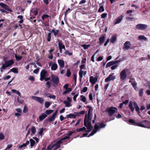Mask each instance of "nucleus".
Instances as JSON below:
<instances>
[{
  "mask_svg": "<svg viewBox=\"0 0 150 150\" xmlns=\"http://www.w3.org/2000/svg\"><path fill=\"white\" fill-rule=\"evenodd\" d=\"M87 108H88L89 110L88 114H86L85 115L84 120V125L87 128V130H86V132H89L93 128L91 125V122L92 118V107L89 105L87 106Z\"/></svg>",
  "mask_w": 150,
  "mask_h": 150,
  "instance_id": "obj_1",
  "label": "nucleus"
},
{
  "mask_svg": "<svg viewBox=\"0 0 150 150\" xmlns=\"http://www.w3.org/2000/svg\"><path fill=\"white\" fill-rule=\"evenodd\" d=\"M133 105L135 109L136 110L138 113V115H139L140 113L139 108L138 105L137 103L135 102H134L133 103L132 101H130L129 102V107L131 111L132 112H133L134 110V108L133 107Z\"/></svg>",
  "mask_w": 150,
  "mask_h": 150,
  "instance_id": "obj_2",
  "label": "nucleus"
},
{
  "mask_svg": "<svg viewBox=\"0 0 150 150\" xmlns=\"http://www.w3.org/2000/svg\"><path fill=\"white\" fill-rule=\"evenodd\" d=\"M14 63V61L13 60L5 61L4 63L2 64V66L0 68L1 72H2L3 70L5 69L6 68L11 66Z\"/></svg>",
  "mask_w": 150,
  "mask_h": 150,
  "instance_id": "obj_3",
  "label": "nucleus"
},
{
  "mask_svg": "<svg viewBox=\"0 0 150 150\" xmlns=\"http://www.w3.org/2000/svg\"><path fill=\"white\" fill-rule=\"evenodd\" d=\"M106 126V125L103 123L100 124L99 126H98L97 124L95 125L94 128V129L92 132L89 135L88 137H89L91 136H93L95 133H96L97 131L99 129V128H104Z\"/></svg>",
  "mask_w": 150,
  "mask_h": 150,
  "instance_id": "obj_4",
  "label": "nucleus"
},
{
  "mask_svg": "<svg viewBox=\"0 0 150 150\" xmlns=\"http://www.w3.org/2000/svg\"><path fill=\"white\" fill-rule=\"evenodd\" d=\"M117 110V108L115 107H110L105 110V112H107L110 116H112Z\"/></svg>",
  "mask_w": 150,
  "mask_h": 150,
  "instance_id": "obj_5",
  "label": "nucleus"
},
{
  "mask_svg": "<svg viewBox=\"0 0 150 150\" xmlns=\"http://www.w3.org/2000/svg\"><path fill=\"white\" fill-rule=\"evenodd\" d=\"M128 69H124L120 72V79L121 80H125L127 77L126 72Z\"/></svg>",
  "mask_w": 150,
  "mask_h": 150,
  "instance_id": "obj_6",
  "label": "nucleus"
},
{
  "mask_svg": "<svg viewBox=\"0 0 150 150\" xmlns=\"http://www.w3.org/2000/svg\"><path fill=\"white\" fill-rule=\"evenodd\" d=\"M129 123H131L133 125L135 126H137L141 127L146 128V127L144 125L142 124L141 122L139 123L136 122L135 120L133 119H130L129 120Z\"/></svg>",
  "mask_w": 150,
  "mask_h": 150,
  "instance_id": "obj_7",
  "label": "nucleus"
},
{
  "mask_svg": "<svg viewBox=\"0 0 150 150\" xmlns=\"http://www.w3.org/2000/svg\"><path fill=\"white\" fill-rule=\"evenodd\" d=\"M136 28L138 30H143L147 28V25L145 24H139L136 25Z\"/></svg>",
  "mask_w": 150,
  "mask_h": 150,
  "instance_id": "obj_8",
  "label": "nucleus"
},
{
  "mask_svg": "<svg viewBox=\"0 0 150 150\" xmlns=\"http://www.w3.org/2000/svg\"><path fill=\"white\" fill-rule=\"evenodd\" d=\"M51 80L53 83L57 84L59 82V78L58 76L53 74H51Z\"/></svg>",
  "mask_w": 150,
  "mask_h": 150,
  "instance_id": "obj_9",
  "label": "nucleus"
},
{
  "mask_svg": "<svg viewBox=\"0 0 150 150\" xmlns=\"http://www.w3.org/2000/svg\"><path fill=\"white\" fill-rule=\"evenodd\" d=\"M114 74L112 73L110 74L109 76L106 78L105 79V81L106 82H108L111 80H114L116 79V76H114Z\"/></svg>",
  "mask_w": 150,
  "mask_h": 150,
  "instance_id": "obj_10",
  "label": "nucleus"
},
{
  "mask_svg": "<svg viewBox=\"0 0 150 150\" xmlns=\"http://www.w3.org/2000/svg\"><path fill=\"white\" fill-rule=\"evenodd\" d=\"M31 98L32 99L37 101L41 104H43L44 102V99L42 98L41 97L32 96L31 97Z\"/></svg>",
  "mask_w": 150,
  "mask_h": 150,
  "instance_id": "obj_11",
  "label": "nucleus"
},
{
  "mask_svg": "<svg viewBox=\"0 0 150 150\" xmlns=\"http://www.w3.org/2000/svg\"><path fill=\"white\" fill-rule=\"evenodd\" d=\"M130 46L131 43L130 42L127 41L124 44L122 48L125 51L127 50L130 48Z\"/></svg>",
  "mask_w": 150,
  "mask_h": 150,
  "instance_id": "obj_12",
  "label": "nucleus"
},
{
  "mask_svg": "<svg viewBox=\"0 0 150 150\" xmlns=\"http://www.w3.org/2000/svg\"><path fill=\"white\" fill-rule=\"evenodd\" d=\"M67 101H64L63 102V103L65 104V106L66 107H69L71 106V100L70 97H68L67 98Z\"/></svg>",
  "mask_w": 150,
  "mask_h": 150,
  "instance_id": "obj_13",
  "label": "nucleus"
},
{
  "mask_svg": "<svg viewBox=\"0 0 150 150\" xmlns=\"http://www.w3.org/2000/svg\"><path fill=\"white\" fill-rule=\"evenodd\" d=\"M49 65L50 66H51V69L53 71L55 70L57 68V64L55 63H53L52 62L49 63Z\"/></svg>",
  "mask_w": 150,
  "mask_h": 150,
  "instance_id": "obj_14",
  "label": "nucleus"
},
{
  "mask_svg": "<svg viewBox=\"0 0 150 150\" xmlns=\"http://www.w3.org/2000/svg\"><path fill=\"white\" fill-rule=\"evenodd\" d=\"M47 72L45 70H42L40 72V79L41 81H42L46 77Z\"/></svg>",
  "mask_w": 150,
  "mask_h": 150,
  "instance_id": "obj_15",
  "label": "nucleus"
},
{
  "mask_svg": "<svg viewBox=\"0 0 150 150\" xmlns=\"http://www.w3.org/2000/svg\"><path fill=\"white\" fill-rule=\"evenodd\" d=\"M58 47H59L60 52L61 53L62 52V49H65V47L64 45H63L61 41H58Z\"/></svg>",
  "mask_w": 150,
  "mask_h": 150,
  "instance_id": "obj_16",
  "label": "nucleus"
},
{
  "mask_svg": "<svg viewBox=\"0 0 150 150\" xmlns=\"http://www.w3.org/2000/svg\"><path fill=\"white\" fill-rule=\"evenodd\" d=\"M120 62V61L116 60L115 61H111L109 62L106 64V68H107L108 67H110L111 66L117 64Z\"/></svg>",
  "mask_w": 150,
  "mask_h": 150,
  "instance_id": "obj_17",
  "label": "nucleus"
},
{
  "mask_svg": "<svg viewBox=\"0 0 150 150\" xmlns=\"http://www.w3.org/2000/svg\"><path fill=\"white\" fill-rule=\"evenodd\" d=\"M129 83H131L132 85L134 88V89L135 90H136V89L137 88V84L134 81V78H131L129 81Z\"/></svg>",
  "mask_w": 150,
  "mask_h": 150,
  "instance_id": "obj_18",
  "label": "nucleus"
},
{
  "mask_svg": "<svg viewBox=\"0 0 150 150\" xmlns=\"http://www.w3.org/2000/svg\"><path fill=\"white\" fill-rule=\"evenodd\" d=\"M0 6L6 10L9 11H11V10L7 5L3 3H0Z\"/></svg>",
  "mask_w": 150,
  "mask_h": 150,
  "instance_id": "obj_19",
  "label": "nucleus"
},
{
  "mask_svg": "<svg viewBox=\"0 0 150 150\" xmlns=\"http://www.w3.org/2000/svg\"><path fill=\"white\" fill-rule=\"evenodd\" d=\"M97 78H94L93 76H91L90 77V82L92 84H95L97 81Z\"/></svg>",
  "mask_w": 150,
  "mask_h": 150,
  "instance_id": "obj_20",
  "label": "nucleus"
},
{
  "mask_svg": "<svg viewBox=\"0 0 150 150\" xmlns=\"http://www.w3.org/2000/svg\"><path fill=\"white\" fill-rule=\"evenodd\" d=\"M122 16L121 15L120 16L117 17L115 20V22L114 23L115 24H116L119 23L122 20Z\"/></svg>",
  "mask_w": 150,
  "mask_h": 150,
  "instance_id": "obj_21",
  "label": "nucleus"
},
{
  "mask_svg": "<svg viewBox=\"0 0 150 150\" xmlns=\"http://www.w3.org/2000/svg\"><path fill=\"white\" fill-rule=\"evenodd\" d=\"M45 129H44L43 128H40L38 130V136H40L41 138L42 137V135L43 134V131Z\"/></svg>",
  "mask_w": 150,
  "mask_h": 150,
  "instance_id": "obj_22",
  "label": "nucleus"
},
{
  "mask_svg": "<svg viewBox=\"0 0 150 150\" xmlns=\"http://www.w3.org/2000/svg\"><path fill=\"white\" fill-rule=\"evenodd\" d=\"M58 62L60 67L63 68L64 65V62L63 60L59 59L58 60Z\"/></svg>",
  "mask_w": 150,
  "mask_h": 150,
  "instance_id": "obj_23",
  "label": "nucleus"
},
{
  "mask_svg": "<svg viewBox=\"0 0 150 150\" xmlns=\"http://www.w3.org/2000/svg\"><path fill=\"white\" fill-rule=\"evenodd\" d=\"M47 116V115L45 113H42L39 116V120L40 121H42Z\"/></svg>",
  "mask_w": 150,
  "mask_h": 150,
  "instance_id": "obj_24",
  "label": "nucleus"
},
{
  "mask_svg": "<svg viewBox=\"0 0 150 150\" xmlns=\"http://www.w3.org/2000/svg\"><path fill=\"white\" fill-rule=\"evenodd\" d=\"M31 132V135L35 134L36 132V129L34 126H32L30 128Z\"/></svg>",
  "mask_w": 150,
  "mask_h": 150,
  "instance_id": "obj_25",
  "label": "nucleus"
},
{
  "mask_svg": "<svg viewBox=\"0 0 150 150\" xmlns=\"http://www.w3.org/2000/svg\"><path fill=\"white\" fill-rule=\"evenodd\" d=\"M105 39V37L103 35L99 38V43L100 44H102L103 43Z\"/></svg>",
  "mask_w": 150,
  "mask_h": 150,
  "instance_id": "obj_26",
  "label": "nucleus"
},
{
  "mask_svg": "<svg viewBox=\"0 0 150 150\" xmlns=\"http://www.w3.org/2000/svg\"><path fill=\"white\" fill-rule=\"evenodd\" d=\"M138 39L140 40H144L146 41L147 40V38L146 37H145L144 35H139L138 37Z\"/></svg>",
  "mask_w": 150,
  "mask_h": 150,
  "instance_id": "obj_27",
  "label": "nucleus"
},
{
  "mask_svg": "<svg viewBox=\"0 0 150 150\" xmlns=\"http://www.w3.org/2000/svg\"><path fill=\"white\" fill-rule=\"evenodd\" d=\"M116 35L115 34L112 35V38L111 39V42L112 43H114L116 39Z\"/></svg>",
  "mask_w": 150,
  "mask_h": 150,
  "instance_id": "obj_28",
  "label": "nucleus"
},
{
  "mask_svg": "<svg viewBox=\"0 0 150 150\" xmlns=\"http://www.w3.org/2000/svg\"><path fill=\"white\" fill-rule=\"evenodd\" d=\"M30 145L31 148H33V147L34 146L35 144V141L33 139H30Z\"/></svg>",
  "mask_w": 150,
  "mask_h": 150,
  "instance_id": "obj_29",
  "label": "nucleus"
},
{
  "mask_svg": "<svg viewBox=\"0 0 150 150\" xmlns=\"http://www.w3.org/2000/svg\"><path fill=\"white\" fill-rule=\"evenodd\" d=\"M55 115L53 114L48 119V121L49 122H52L53 121L56 117Z\"/></svg>",
  "mask_w": 150,
  "mask_h": 150,
  "instance_id": "obj_30",
  "label": "nucleus"
},
{
  "mask_svg": "<svg viewBox=\"0 0 150 150\" xmlns=\"http://www.w3.org/2000/svg\"><path fill=\"white\" fill-rule=\"evenodd\" d=\"M59 32L58 30H55L54 29H52L51 30V33H53L55 36L58 35V33Z\"/></svg>",
  "mask_w": 150,
  "mask_h": 150,
  "instance_id": "obj_31",
  "label": "nucleus"
},
{
  "mask_svg": "<svg viewBox=\"0 0 150 150\" xmlns=\"http://www.w3.org/2000/svg\"><path fill=\"white\" fill-rule=\"evenodd\" d=\"M15 57L17 61L20 60L22 58V56L18 55L16 54H15Z\"/></svg>",
  "mask_w": 150,
  "mask_h": 150,
  "instance_id": "obj_32",
  "label": "nucleus"
},
{
  "mask_svg": "<svg viewBox=\"0 0 150 150\" xmlns=\"http://www.w3.org/2000/svg\"><path fill=\"white\" fill-rule=\"evenodd\" d=\"M81 100L84 103L86 102V97L83 95L80 96Z\"/></svg>",
  "mask_w": 150,
  "mask_h": 150,
  "instance_id": "obj_33",
  "label": "nucleus"
},
{
  "mask_svg": "<svg viewBox=\"0 0 150 150\" xmlns=\"http://www.w3.org/2000/svg\"><path fill=\"white\" fill-rule=\"evenodd\" d=\"M53 110H47L45 112V114L47 115H49L52 113L53 112Z\"/></svg>",
  "mask_w": 150,
  "mask_h": 150,
  "instance_id": "obj_34",
  "label": "nucleus"
},
{
  "mask_svg": "<svg viewBox=\"0 0 150 150\" xmlns=\"http://www.w3.org/2000/svg\"><path fill=\"white\" fill-rule=\"evenodd\" d=\"M79 74L80 80H81L82 78L83 77V71L81 70H80L79 72Z\"/></svg>",
  "mask_w": 150,
  "mask_h": 150,
  "instance_id": "obj_35",
  "label": "nucleus"
},
{
  "mask_svg": "<svg viewBox=\"0 0 150 150\" xmlns=\"http://www.w3.org/2000/svg\"><path fill=\"white\" fill-rule=\"evenodd\" d=\"M86 128L85 127H83L81 128L77 129H76V131L77 132H79L85 131L86 130Z\"/></svg>",
  "mask_w": 150,
  "mask_h": 150,
  "instance_id": "obj_36",
  "label": "nucleus"
},
{
  "mask_svg": "<svg viewBox=\"0 0 150 150\" xmlns=\"http://www.w3.org/2000/svg\"><path fill=\"white\" fill-rule=\"evenodd\" d=\"M31 11L36 16L38 14V12H37V9L36 8H34L32 10H31Z\"/></svg>",
  "mask_w": 150,
  "mask_h": 150,
  "instance_id": "obj_37",
  "label": "nucleus"
},
{
  "mask_svg": "<svg viewBox=\"0 0 150 150\" xmlns=\"http://www.w3.org/2000/svg\"><path fill=\"white\" fill-rule=\"evenodd\" d=\"M10 71L15 73H18V69L16 68H13L11 69L10 70Z\"/></svg>",
  "mask_w": 150,
  "mask_h": 150,
  "instance_id": "obj_38",
  "label": "nucleus"
},
{
  "mask_svg": "<svg viewBox=\"0 0 150 150\" xmlns=\"http://www.w3.org/2000/svg\"><path fill=\"white\" fill-rule=\"evenodd\" d=\"M45 107L46 108H49V106L50 105V102H48V101L45 102Z\"/></svg>",
  "mask_w": 150,
  "mask_h": 150,
  "instance_id": "obj_39",
  "label": "nucleus"
},
{
  "mask_svg": "<svg viewBox=\"0 0 150 150\" xmlns=\"http://www.w3.org/2000/svg\"><path fill=\"white\" fill-rule=\"evenodd\" d=\"M99 50H97L94 54L92 56L91 58V60L93 62H95L94 58L95 56V55L98 52Z\"/></svg>",
  "mask_w": 150,
  "mask_h": 150,
  "instance_id": "obj_40",
  "label": "nucleus"
},
{
  "mask_svg": "<svg viewBox=\"0 0 150 150\" xmlns=\"http://www.w3.org/2000/svg\"><path fill=\"white\" fill-rule=\"evenodd\" d=\"M51 39V33H48V37L47 38V40L48 41L50 42Z\"/></svg>",
  "mask_w": 150,
  "mask_h": 150,
  "instance_id": "obj_41",
  "label": "nucleus"
},
{
  "mask_svg": "<svg viewBox=\"0 0 150 150\" xmlns=\"http://www.w3.org/2000/svg\"><path fill=\"white\" fill-rule=\"evenodd\" d=\"M82 46L83 47V48L85 50H86L90 46V45H82Z\"/></svg>",
  "mask_w": 150,
  "mask_h": 150,
  "instance_id": "obj_42",
  "label": "nucleus"
},
{
  "mask_svg": "<svg viewBox=\"0 0 150 150\" xmlns=\"http://www.w3.org/2000/svg\"><path fill=\"white\" fill-rule=\"evenodd\" d=\"M12 91H13V92L15 93L18 94L19 96H20L21 93L19 91H16L15 90L12 89Z\"/></svg>",
  "mask_w": 150,
  "mask_h": 150,
  "instance_id": "obj_43",
  "label": "nucleus"
},
{
  "mask_svg": "<svg viewBox=\"0 0 150 150\" xmlns=\"http://www.w3.org/2000/svg\"><path fill=\"white\" fill-rule=\"evenodd\" d=\"M71 74V72L70 70L68 69L67 70V76L68 77H69Z\"/></svg>",
  "mask_w": 150,
  "mask_h": 150,
  "instance_id": "obj_44",
  "label": "nucleus"
},
{
  "mask_svg": "<svg viewBox=\"0 0 150 150\" xmlns=\"http://www.w3.org/2000/svg\"><path fill=\"white\" fill-rule=\"evenodd\" d=\"M79 95V93L78 92L76 94H75L73 97V100L75 101H76V98Z\"/></svg>",
  "mask_w": 150,
  "mask_h": 150,
  "instance_id": "obj_45",
  "label": "nucleus"
},
{
  "mask_svg": "<svg viewBox=\"0 0 150 150\" xmlns=\"http://www.w3.org/2000/svg\"><path fill=\"white\" fill-rule=\"evenodd\" d=\"M75 132V131H69V132L67 134V136H69H69H70L72 134L74 133Z\"/></svg>",
  "mask_w": 150,
  "mask_h": 150,
  "instance_id": "obj_46",
  "label": "nucleus"
},
{
  "mask_svg": "<svg viewBox=\"0 0 150 150\" xmlns=\"http://www.w3.org/2000/svg\"><path fill=\"white\" fill-rule=\"evenodd\" d=\"M104 9L103 6H101L100 8L98 9V11L99 12H103L104 11Z\"/></svg>",
  "mask_w": 150,
  "mask_h": 150,
  "instance_id": "obj_47",
  "label": "nucleus"
},
{
  "mask_svg": "<svg viewBox=\"0 0 150 150\" xmlns=\"http://www.w3.org/2000/svg\"><path fill=\"white\" fill-rule=\"evenodd\" d=\"M68 117L69 118H75L76 117V116L73 114H70L68 115Z\"/></svg>",
  "mask_w": 150,
  "mask_h": 150,
  "instance_id": "obj_48",
  "label": "nucleus"
},
{
  "mask_svg": "<svg viewBox=\"0 0 150 150\" xmlns=\"http://www.w3.org/2000/svg\"><path fill=\"white\" fill-rule=\"evenodd\" d=\"M54 145H55L54 144L52 146L51 145L47 147V150H51L53 148Z\"/></svg>",
  "mask_w": 150,
  "mask_h": 150,
  "instance_id": "obj_49",
  "label": "nucleus"
},
{
  "mask_svg": "<svg viewBox=\"0 0 150 150\" xmlns=\"http://www.w3.org/2000/svg\"><path fill=\"white\" fill-rule=\"evenodd\" d=\"M64 53L66 55H69V56H71L72 55V53L69 52L68 51L66 50Z\"/></svg>",
  "mask_w": 150,
  "mask_h": 150,
  "instance_id": "obj_50",
  "label": "nucleus"
},
{
  "mask_svg": "<svg viewBox=\"0 0 150 150\" xmlns=\"http://www.w3.org/2000/svg\"><path fill=\"white\" fill-rule=\"evenodd\" d=\"M118 66L117 64L112 65L111 67V69L112 70H114Z\"/></svg>",
  "mask_w": 150,
  "mask_h": 150,
  "instance_id": "obj_51",
  "label": "nucleus"
},
{
  "mask_svg": "<svg viewBox=\"0 0 150 150\" xmlns=\"http://www.w3.org/2000/svg\"><path fill=\"white\" fill-rule=\"evenodd\" d=\"M143 89H141L140 90L139 92V95L140 96H142L143 94Z\"/></svg>",
  "mask_w": 150,
  "mask_h": 150,
  "instance_id": "obj_52",
  "label": "nucleus"
},
{
  "mask_svg": "<svg viewBox=\"0 0 150 150\" xmlns=\"http://www.w3.org/2000/svg\"><path fill=\"white\" fill-rule=\"evenodd\" d=\"M23 112L24 113H26L28 112V109L26 106L24 107Z\"/></svg>",
  "mask_w": 150,
  "mask_h": 150,
  "instance_id": "obj_53",
  "label": "nucleus"
},
{
  "mask_svg": "<svg viewBox=\"0 0 150 150\" xmlns=\"http://www.w3.org/2000/svg\"><path fill=\"white\" fill-rule=\"evenodd\" d=\"M4 138V136L2 133H0V140L3 139Z\"/></svg>",
  "mask_w": 150,
  "mask_h": 150,
  "instance_id": "obj_54",
  "label": "nucleus"
},
{
  "mask_svg": "<svg viewBox=\"0 0 150 150\" xmlns=\"http://www.w3.org/2000/svg\"><path fill=\"white\" fill-rule=\"evenodd\" d=\"M85 112L84 111H82L81 112H80L78 113L77 115L79 116L80 115H83L85 113Z\"/></svg>",
  "mask_w": 150,
  "mask_h": 150,
  "instance_id": "obj_55",
  "label": "nucleus"
},
{
  "mask_svg": "<svg viewBox=\"0 0 150 150\" xmlns=\"http://www.w3.org/2000/svg\"><path fill=\"white\" fill-rule=\"evenodd\" d=\"M49 17V16L47 14L43 15L42 17V19L44 20V19Z\"/></svg>",
  "mask_w": 150,
  "mask_h": 150,
  "instance_id": "obj_56",
  "label": "nucleus"
},
{
  "mask_svg": "<svg viewBox=\"0 0 150 150\" xmlns=\"http://www.w3.org/2000/svg\"><path fill=\"white\" fill-rule=\"evenodd\" d=\"M107 14L106 13H103L101 14V17L103 18H104L107 16Z\"/></svg>",
  "mask_w": 150,
  "mask_h": 150,
  "instance_id": "obj_57",
  "label": "nucleus"
},
{
  "mask_svg": "<svg viewBox=\"0 0 150 150\" xmlns=\"http://www.w3.org/2000/svg\"><path fill=\"white\" fill-rule=\"evenodd\" d=\"M46 85H47V87L49 88L51 86V83L50 82L48 81L46 82Z\"/></svg>",
  "mask_w": 150,
  "mask_h": 150,
  "instance_id": "obj_58",
  "label": "nucleus"
},
{
  "mask_svg": "<svg viewBox=\"0 0 150 150\" xmlns=\"http://www.w3.org/2000/svg\"><path fill=\"white\" fill-rule=\"evenodd\" d=\"M140 122H141V123L142 124L143 123H146V124H148L149 123V122H148L146 120H142V121H140Z\"/></svg>",
  "mask_w": 150,
  "mask_h": 150,
  "instance_id": "obj_59",
  "label": "nucleus"
},
{
  "mask_svg": "<svg viewBox=\"0 0 150 150\" xmlns=\"http://www.w3.org/2000/svg\"><path fill=\"white\" fill-rule=\"evenodd\" d=\"M103 59V57L102 56L99 57L97 59V61H101Z\"/></svg>",
  "mask_w": 150,
  "mask_h": 150,
  "instance_id": "obj_60",
  "label": "nucleus"
},
{
  "mask_svg": "<svg viewBox=\"0 0 150 150\" xmlns=\"http://www.w3.org/2000/svg\"><path fill=\"white\" fill-rule=\"evenodd\" d=\"M80 70H82V69H83L85 68V65L84 64H81L80 66Z\"/></svg>",
  "mask_w": 150,
  "mask_h": 150,
  "instance_id": "obj_61",
  "label": "nucleus"
},
{
  "mask_svg": "<svg viewBox=\"0 0 150 150\" xmlns=\"http://www.w3.org/2000/svg\"><path fill=\"white\" fill-rule=\"evenodd\" d=\"M88 90V88L87 87H84L82 90V92H86Z\"/></svg>",
  "mask_w": 150,
  "mask_h": 150,
  "instance_id": "obj_62",
  "label": "nucleus"
},
{
  "mask_svg": "<svg viewBox=\"0 0 150 150\" xmlns=\"http://www.w3.org/2000/svg\"><path fill=\"white\" fill-rule=\"evenodd\" d=\"M11 77V76L9 75H8L6 76H5L4 77V79L7 80L10 79Z\"/></svg>",
  "mask_w": 150,
  "mask_h": 150,
  "instance_id": "obj_63",
  "label": "nucleus"
},
{
  "mask_svg": "<svg viewBox=\"0 0 150 150\" xmlns=\"http://www.w3.org/2000/svg\"><path fill=\"white\" fill-rule=\"evenodd\" d=\"M49 97L51 98H53V99H55L56 98V96L55 95H50L49 96Z\"/></svg>",
  "mask_w": 150,
  "mask_h": 150,
  "instance_id": "obj_64",
  "label": "nucleus"
}]
</instances>
